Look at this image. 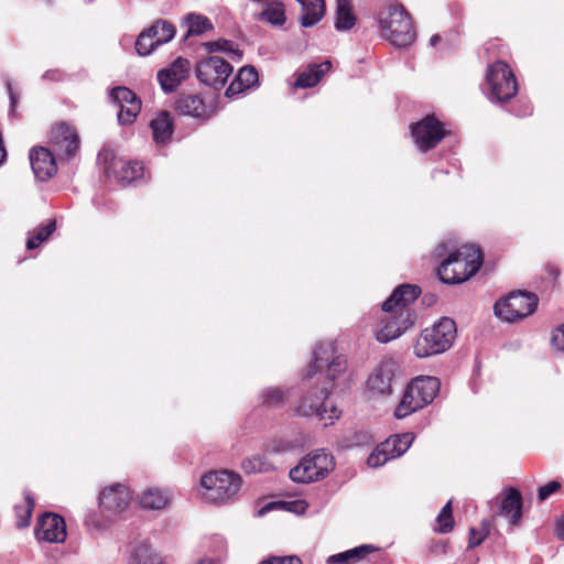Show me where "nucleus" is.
I'll return each instance as SVG.
<instances>
[{
  "mask_svg": "<svg viewBox=\"0 0 564 564\" xmlns=\"http://www.w3.org/2000/svg\"><path fill=\"white\" fill-rule=\"evenodd\" d=\"M285 402V391L278 387H270L262 392V403L268 408H280Z\"/></svg>",
  "mask_w": 564,
  "mask_h": 564,
  "instance_id": "42",
  "label": "nucleus"
},
{
  "mask_svg": "<svg viewBox=\"0 0 564 564\" xmlns=\"http://www.w3.org/2000/svg\"><path fill=\"white\" fill-rule=\"evenodd\" d=\"M382 324L376 332V338L386 344L401 336L413 324V321L410 313L404 315L403 311H393L386 319H382Z\"/></svg>",
  "mask_w": 564,
  "mask_h": 564,
  "instance_id": "19",
  "label": "nucleus"
},
{
  "mask_svg": "<svg viewBox=\"0 0 564 564\" xmlns=\"http://www.w3.org/2000/svg\"><path fill=\"white\" fill-rule=\"evenodd\" d=\"M170 500L167 492L159 488H149L142 494L140 505L147 510H162L170 503Z\"/></svg>",
  "mask_w": 564,
  "mask_h": 564,
  "instance_id": "31",
  "label": "nucleus"
},
{
  "mask_svg": "<svg viewBox=\"0 0 564 564\" xmlns=\"http://www.w3.org/2000/svg\"><path fill=\"white\" fill-rule=\"evenodd\" d=\"M550 274H553L554 278H556L558 275V272H556L554 269H551Z\"/></svg>",
  "mask_w": 564,
  "mask_h": 564,
  "instance_id": "60",
  "label": "nucleus"
},
{
  "mask_svg": "<svg viewBox=\"0 0 564 564\" xmlns=\"http://www.w3.org/2000/svg\"><path fill=\"white\" fill-rule=\"evenodd\" d=\"M152 25H158L155 32L156 34L154 37L156 48L173 40L176 34L175 25L166 20L160 19L155 21Z\"/></svg>",
  "mask_w": 564,
  "mask_h": 564,
  "instance_id": "39",
  "label": "nucleus"
},
{
  "mask_svg": "<svg viewBox=\"0 0 564 564\" xmlns=\"http://www.w3.org/2000/svg\"><path fill=\"white\" fill-rule=\"evenodd\" d=\"M335 468L334 456L324 448L306 454L289 475L294 482L310 484L326 478Z\"/></svg>",
  "mask_w": 564,
  "mask_h": 564,
  "instance_id": "7",
  "label": "nucleus"
},
{
  "mask_svg": "<svg viewBox=\"0 0 564 564\" xmlns=\"http://www.w3.org/2000/svg\"><path fill=\"white\" fill-rule=\"evenodd\" d=\"M444 249V245H441L437 249H436V252L438 256H441V250Z\"/></svg>",
  "mask_w": 564,
  "mask_h": 564,
  "instance_id": "59",
  "label": "nucleus"
},
{
  "mask_svg": "<svg viewBox=\"0 0 564 564\" xmlns=\"http://www.w3.org/2000/svg\"><path fill=\"white\" fill-rule=\"evenodd\" d=\"M109 99L119 108L118 122L122 126L134 122L141 110V100L134 91L124 86H118L110 90Z\"/></svg>",
  "mask_w": 564,
  "mask_h": 564,
  "instance_id": "13",
  "label": "nucleus"
},
{
  "mask_svg": "<svg viewBox=\"0 0 564 564\" xmlns=\"http://www.w3.org/2000/svg\"><path fill=\"white\" fill-rule=\"evenodd\" d=\"M522 496L520 491L513 487L506 489L505 496L500 502V512L509 517L513 524H517L521 517Z\"/></svg>",
  "mask_w": 564,
  "mask_h": 564,
  "instance_id": "28",
  "label": "nucleus"
},
{
  "mask_svg": "<svg viewBox=\"0 0 564 564\" xmlns=\"http://www.w3.org/2000/svg\"><path fill=\"white\" fill-rule=\"evenodd\" d=\"M414 434L411 432L394 434L388 437L383 443H389L388 455L391 459L402 456L412 445Z\"/></svg>",
  "mask_w": 564,
  "mask_h": 564,
  "instance_id": "32",
  "label": "nucleus"
},
{
  "mask_svg": "<svg viewBox=\"0 0 564 564\" xmlns=\"http://www.w3.org/2000/svg\"><path fill=\"white\" fill-rule=\"evenodd\" d=\"M562 485L557 480L549 481L538 489V500L540 502L545 501L550 496L556 494L561 489Z\"/></svg>",
  "mask_w": 564,
  "mask_h": 564,
  "instance_id": "46",
  "label": "nucleus"
},
{
  "mask_svg": "<svg viewBox=\"0 0 564 564\" xmlns=\"http://www.w3.org/2000/svg\"><path fill=\"white\" fill-rule=\"evenodd\" d=\"M487 96L491 102L505 104L518 93V82L509 65L497 61L488 66L486 73Z\"/></svg>",
  "mask_w": 564,
  "mask_h": 564,
  "instance_id": "8",
  "label": "nucleus"
},
{
  "mask_svg": "<svg viewBox=\"0 0 564 564\" xmlns=\"http://www.w3.org/2000/svg\"><path fill=\"white\" fill-rule=\"evenodd\" d=\"M261 564H302V562L297 556H272L269 560L262 562Z\"/></svg>",
  "mask_w": 564,
  "mask_h": 564,
  "instance_id": "48",
  "label": "nucleus"
},
{
  "mask_svg": "<svg viewBox=\"0 0 564 564\" xmlns=\"http://www.w3.org/2000/svg\"><path fill=\"white\" fill-rule=\"evenodd\" d=\"M551 343L556 349L564 351V324L554 329Z\"/></svg>",
  "mask_w": 564,
  "mask_h": 564,
  "instance_id": "47",
  "label": "nucleus"
},
{
  "mask_svg": "<svg viewBox=\"0 0 564 564\" xmlns=\"http://www.w3.org/2000/svg\"><path fill=\"white\" fill-rule=\"evenodd\" d=\"M377 20L381 35L397 47H408L416 41V32L409 11L400 2L382 8Z\"/></svg>",
  "mask_w": 564,
  "mask_h": 564,
  "instance_id": "3",
  "label": "nucleus"
},
{
  "mask_svg": "<svg viewBox=\"0 0 564 564\" xmlns=\"http://www.w3.org/2000/svg\"><path fill=\"white\" fill-rule=\"evenodd\" d=\"M332 67L329 61H324L321 64H311L308 67L300 73L294 82L295 88H311L314 87Z\"/></svg>",
  "mask_w": 564,
  "mask_h": 564,
  "instance_id": "26",
  "label": "nucleus"
},
{
  "mask_svg": "<svg viewBox=\"0 0 564 564\" xmlns=\"http://www.w3.org/2000/svg\"><path fill=\"white\" fill-rule=\"evenodd\" d=\"M156 29L158 25H151L144 29L137 37L135 51L140 56H148L156 50L154 42Z\"/></svg>",
  "mask_w": 564,
  "mask_h": 564,
  "instance_id": "37",
  "label": "nucleus"
},
{
  "mask_svg": "<svg viewBox=\"0 0 564 564\" xmlns=\"http://www.w3.org/2000/svg\"><path fill=\"white\" fill-rule=\"evenodd\" d=\"M346 369L347 359L343 354L337 352L334 343L318 344L314 350L312 370L308 371L305 379L310 380L319 375L325 376L327 382L302 394L295 405V413L304 417L316 416L319 421H325V426L339 419L340 411L335 405H330L328 409L325 401L333 388L330 381L340 377Z\"/></svg>",
  "mask_w": 564,
  "mask_h": 564,
  "instance_id": "1",
  "label": "nucleus"
},
{
  "mask_svg": "<svg viewBox=\"0 0 564 564\" xmlns=\"http://www.w3.org/2000/svg\"><path fill=\"white\" fill-rule=\"evenodd\" d=\"M513 113L517 117H525L532 113V106L530 102H523L520 109L514 110Z\"/></svg>",
  "mask_w": 564,
  "mask_h": 564,
  "instance_id": "52",
  "label": "nucleus"
},
{
  "mask_svg": "<svg viewBox=\"0 0 564 564\" xmlns=\"http://www.w3.org/2000/svg\"><path fill=\"white\" fill-rule=\"evenodd\" d=\"M557 536L564 540V516L556 523Z\"/></svg>",
  "mask_w": 564,
  "mask_h": 564,
  "instance_id": "55",
  "label": "nucleus"
},
{
  "mask_svg": "<svg viewBox=\"0 0 564 564\" xmlns=\"http://www.w3.org/2000/svg\"><path fill=\"white\" fill-rule=\"evenodd\" d=\"M372 544H361L347 551L333 554L327 557L326 564H356L362 561L368 554L377 551Z\"/></svg>",
  "mask_w": 564,
  "mask_h": 564,
  "instance_id": "27",
  "label": "nucleus"
},
{
  "mask_svg": "<svg viewBox=\"0 0 564 564\" xmlns=\"http://www.w3.org/2000/svg\"><path fill=\"white\" fill-rule=\"evenodd\" d=\"M242 468L247 474L268 473L273 470V465L264 455H253L243 459Z\"/></svg>",
  "mask_w": 564,
  "mask_h": 564,
  "instance_id": "38",
  "label": "nucleus"
},
{
  "mask_svg": "<svg viewBox=\"0 0 564 564\" xmlns=\"http://www.w3.org/2000/svg\"><path fill=\"white\" fill-rule=\"evenodd\" d=\"M203 555L195 564H224L227 558L226 541L220 535H213L203 541Z\"/></svg>",
  "mask_w": 564,
  "mask_h": 564,
  "instance_id": "22",
  "label": "nucleus"
},
{
  "mask_svg": "<svg viewBox=\"0 0 564 564\" xmlns=\"http://www.w3.org/2000/svg\"><path fill=\"white\" fill-rule=\"evenodd\" d=\"M184 23L187 25V31L184 35L185 40L189 36L202 35L205 32L213 30L214 28L207 17L197 13L186 14L184 18Z\"/></svg>",
  "mask_w": 564,
  "mask_h": 564,
  "instance_id": "35",
  "label": "nucleus"
},
{
  "mask_svg": "<svg viewBox=\"0 0 564 564\" xmlns=\"http://www.w3.org/2000/svg\"><path fill=\"white\" fill-rule=\"evenodd\" d=\"M397 365L392 360L379 364L368 377L367 390L371 397L389 395L392 392V381L395 377Z\"/></svg>",
  "mask_w": 564,
  "mask_h": 564,
  "instance_id": "15",
  "label": "nucleus"
},
{
  "mask_svg": "<svg viewBox=\"0 0 564 564\" xmlns=\"http://www.w3.org/2000/svg\"><path fill=\"white\" fill-rule=\"evenodd\" d=\"M438 173H440V174H447V171H443V170H435V171H433V173H432V177H433V178H436V176H437V174H438Z\"/></svg>",
  "mask_w": 564,
  "mask_h": 564,
  "instance_id": "58",
  "label": "nucleus"
},
{
  "mask_svg": "<svg viewBox=\"0 0 564 564\" xmlns=\"http://www.w3.org/2000/svg\"><path fill=\"white\" fill-rule=\"evenodd\" d=\"M489 534V524L486 520L481 522L480 531L476 528L469 529L468 549H474L482 543Z\"/></svg>",
  "mask_w": 564,
  "mask_h": 564,
  "instance_id": "45",
  "label": "nucleus"
},
{
  "mask_svg": "<svg viewBox=\"0 0 564 564\" xmlns=\"http://www.w3.org/2000/svg\"><path fill=\"white\" fill-rule=\"evenodd\" d=\"M118 183L126 186L143 178L144 166L139 161H122L113 164Z\"/></svg>",
  "mask_w": 564,
  "mask_h": 564,
  "instance_id": "25",
  "label": "nucleus"
},
{
  "mask_svg": "<svg viewBox=\"0 0 564 564\" xmlns=\"http://www.w3.org/2000/svg\"><path fill=\"white\" fill-rule=\"evenodd\" d=\"M56 229V221L48 219L46 224L37 226L33 231L28 232L26 249H36L42 242L46 241Z\"/></svg>",
  "mask_w": 564,
  "mask_h": 564,
  "instance_id": "34",
  "label": "nucleus"
},
{
  "mask_svg": "<svg viewBox=\"0 0 564 564\" xmlns=\"http://www.w3.org/2000/svg\"><path fill=\"white\" fill-rule=\"evenodd\" d=\"M441 382L436 377L420 376L411 380L394 410L397 419H404L433 402L440 392Z\"/></svg>",
  "mask_w": 564,
  "mask_h": 564,
  "instance_id": "4",
  "label": "nucleus"
},
{
  "mask_svg": "<svg viewBox=\"0 0 564 564\" xmlns=\"http://www.w3.org/2000/svg\"><path fill=\"white\" fill-rule=\"evenodd\" d=\"M538 306V296L533 293L517 291L505 300L498 301L494 311L497 317L506 322L522 319L532 314Z\"/></svg>",
  "mask_w": 564,
  "mask_h": 564,
  "instance_id": "9",
  "label": "nucleus"
},
{
  "mask_svg": "<svg viewBox=\"0 0 564 564\" xmlns=\"http://www.w3.org/2000/svg\"><path fill=\"white\" fill-rule=\"evenodd\" d=\"M299 502L297 501H292V502H286V506H289L288 508H285L286 510H290V511H295V513H299V510H293L291 508V506H295L297 505Z\"/></svg>",
  "mask_w": 564,
  "mask_h": 564,
  "instance_id": "57",
  "label": "nucleus"
},
{
  "mask_svg": "<svg viewBox=\"0 0 564 564\" xmlns=\"http://www.w3.org/2000/svg\"><path fill=\"white\" fill-rule=\"evenodd\" d=\"M457 328L454 319L442 317L432 327L421 332L414 345V354L419 358H427L448 350L456 337Z\"/></svg>",
  "mask_w": 564,
  "mask_h": 564,
  "instance_id": "5",
  "label": "nucleus"
},
{
  "mask_svg": "<svg viewBox=\"0 0 564 564\" xmlns=\"http://www.w3.org/2000/svg\"><path fill=\"white\" fill-rule=\"evenodd\" d=\"M389 443H380L373 452L367 458V465L371 468H378L383 466L388 460L391 459L388 455Z\"/></svg>",
  "mask_w": 564,
  "mask_h": 564,
  "instance_id": "43",
  "label": "nucleus"
},
{
  "mask_svg": "<svg viewBox=\"0 0 564 564\" xmlns=\"http://www.w3.org/2000/svg\"><path fill=\"white\" fill-rule=\"evenodd\" d=\"M34 508V500L28 494L25 495V505L21 507H15L17 512V527L18 528H26L30 524L32 510Z\"/></svg>",
  "mask_w": 564,
  "mask_h": 564,
  "instance_id": "44",
  "label": "nucleus"
},
{
  "mask_svg": "<svg viewBox=\"0 0 564 564\" xmlns=\"http://www.w3.org/2000/svg\"><path fill=\"white\" fill-rule=\"evenodd\" d=\"M292 448V445L290 442H284L282 440L280 441H273L270 445V451L273 453H284Z\"/></svg>",
  "mask_w": 564,
  "mask_h": 564,
  "instance_id": "50",
  "label": "nucleus"
},
{
  "mask_svg": "<svg viewBox=\"0 0 564 564\" xmlns=\"http://www.w3.org/2000/svg\"><path fill=\"white\" fill-rule=\"evenodd\" d=\"M29 159L32 171L39 181L46 182L57 173V156L48 148H32Z\"/></svg>",
  "mask_w": 564,
  "mask_h": 564,
  "instance_id": "16",
  "label": "nucleus"
},
{
  "mask_svg": "<svg viewBox=\"0 0 564 564\" xmlns=\"http://www.w3.org/2000/svg\"><path fill=\"white\" fill-rule=\"evenodd\" d=\"M437 528L436 531L442 534L449 533L454 529V517L452 510V501L449 500L440 511L436 517Z\"/></svg>",
  "mask_w": 564,
  "mask_h": 564,
  "instance_id": "41",
  "label": "nucleus"
},
{
  "mask_svg": "<svg viewBox=\"0 0 564 564\" xmlns=\"http://www.w3.org/2000/svg\"><path fill=\"white\" fill-rule=\"evenodd\" d=\"M241 482V477L232 471H209L200 478L202 500L214 505L228 503L238 495Z\"/></svg>",
  "mask_w": 564,
  "mask_h": 564,
  "instance_id": "6",
  "label": "nucleus"
},
{
  "mask_svg": "<svg viewBox=\"0 0 564 564\" xmlns=\"http://www.w3.org/2000/svg\"><path fill=\"white\" fill-rule=\"evenodd\" d=\"M335 29L337 31H348L356 24V17L352 13L351 0H336Z\"/></svg>",
  "mask_w": 564,
  "mask_h": 564,
  "instance_id": "30",
  "label": "nucleus"
},
{
  "mask_svg": "<svg viewBox=\"0 0 564 564\" xmlns=\"http://www.w3.org/2000/svg\"><path fill=\"white\" fill-rule=\"evenodd\" d=\"M278 505L286 506V502H269L259 510V516H263L265 512L272 510Z\"/></svg>",
  "mask_w": 564,
  "mask_h": 564,
  "instance_id": "54",
  "label": "nucleus"
},
{
  "mask_svg": "<svg viewBox=\"0 0 564 564\" xmlns=\"http://www.w3.org/2000/svg\"><path fill=\"white\" fill-rule=\"evenodd\" d=\"M267 7L259 13L260 21L281 26L285 23V10L282 2L268 1Z\"/></svg>",
  "mask_w": 564,
  "mask_h": 564,
  "instance_id": "36",
  "label": "nucleus"
},
{
  "mask_svg": "<svg viewBox=\"0 0 564 564\" xmlns=\"http://www.w3.org/2000/svg\"><path fill=\"white\" fill-rule=\"evenodd\" d=\"M441 41V36L438 34H434L430 39V45L435 46Z\"/></svg>",
  "mask_w": 564,
  "mask_h": 564,
  "instance_id": "56",
  "label": "nucleus"
},
{
  "mask_svg": "<svg viewBox=\"0 0 564 564\" xmlns=\"http://www.w3.org/2000/svg\"><path fill=\"white\" fill-rule=\"evenodd\" d=\"M51 151L61 160H72L78 152L80 147L79 135L75 128L61 122L52 127L48 138Z\"/></svg>",
  "mask_w": 564,
  "mask_h": 564,
  "instance_id": "12",
  "label": "nucleus"
},
{
  "mask_svg": "<svg viewBox=\"0 0 564 564\" xmlns=\"http://www.w3.org/2000/svg\"><path fill=\"white\" fill-rule=\"evenodd\" d=\"M232 72V65L218 56L203 58L195 67V74L199 83L215 91L225 87Z\"/></svg>",
  "mask_w": 564,
  "mask_h": 564,
  "instance_id": "10",
  "label": "nucleus"
},
{
  "mask_svg": "<svg viewBox=\"0 0 564 564\" xmlns=\"http://www.w3.org/2000/svg\"><path fill=\"white\" fill-rule=\"evenodd\" d=\"M7 90H8V95H9V99H10V110H9V115L10 116H13L14 111H15V107L19 102V96L18 94L13 90L12 88V85L7 82Z\"/></svg>",
  "mask_w": 564,
  "mask_h": 564,
  "instance_id": "49",
  "label": "nucleus"
},
{
  "mask_svg": "<svg viewBox=\"0 0 564 564\" xmlns=\"http://www.w3.org/2000/svg\"><path fill=\"white\" fill-rule=\"evenodd\" d=\"M436 301H437V296L433 293H425L422 297V302L427 306L435 304Z\"/></svg>",
  "mask_w": 564,
  "mask_h": 564,
  "instance_id": "53",
  "label": "nucleus"
},
{
  "mask_svg": "<svg viewBox=\"0 0 564 564\" xmlns=\"http://www.w3.org/2000/svg\"><path fill=\"white\" fill-rule=\"evenodd\" d=\"M130 502L128 488L121 484H115L105 488L99 495V507L104 511L119 514L126 510Z\"/></svg>",
  "mask_w": 564,
  "mask_h": 564,
  "instance_id": "20",
  "label": "nucleus"
},
{
  "mask_svg": "<svg viewBox=\"0 0 564 564\" xmlns=\"http://www.w3.org/2000/svg\"><path fill=\"white\" fill-rule=\"evenodd\" d=\"M129 564H166L162 556L147 543L137 545Z\"/></svg>",
  "mask_w": 564,
  "mask_h": 564,
  "instance_id": "33",
  "label": "nucleus"
},
{
  "mask_svg": "<svg viewBox=\"0 0 564 564\" xmlns=\"http://www.w3.org/2000/svg\"><path fill=\"white\" fill-rule=\"evenodd\" d=\"M444 123L434 115H427L411 124V135L417 150L425 153L434 149L445 137Z\"/></svg>",
  "mask_w": 564,
  "mask_h": 564,
  "instance_id": "11",
  "label": "nucleus"
},
{
  "mask_svg": "<svg viewBox=\"0 0 564 564\" xmlns=\"http://www.w3.org/2000/svg\"><path fill=\"white\" fill-rule=\"evenodd\" d=\"M204 47L208 53L215 52H227L237 56V59L240 61L242 58V52L235 47L232 41L219 39L217 41H210L204 43Z\"/></svg>",
  "mask_w": 564,
  "mask_h": 564,
  "instance_id": "40",
  "label": "nucleus"
},
{
  "mask_svg": "<svg viewBox=\"0 0 564 564\" xmlns=\"http://www.w3.org/2000/svg\"><path fill=\"white\" fill-rule=\"evenodd\" d=\"M153 140L156 143L165 144L171 140L173 133V120L167 111L160 112L151 120Z\"/></svg>",
  "mask_w": 564,
  "mask_h": 564,
  "instance_id": "29",
  "label": "nucleus"
},
{
  "mask_svg": "<svg viewBox=\"0 0 564 564\" xmlns=\"http://www.w3.org/2000/svg\"><path fill=\"white\" fill-rule=\"evenodd\" d=\"M421 293V288L416 284H401L397 286L391 295L382 303V311L386 313L403 311L404 315H406V313H410L406 306L413 303Z\"/></svg>",
  "mask_w": 564,
  "mask_h": 564,
  "instance_id": "18",
  "label": "nucleus"
},
{
  "mask_svg": "<svg viewBox=\"0 0 564 564\" xmlns=\"http://www.w3.org/2000/svg\"><path fill=\"white\" fill-rule=\"evenodd\" d=\"M301 7L300 23L303 28H312L325 15L326 7L324 0H296Z\"/></svg>",
  "mask_w": 564,
  "mask_h": 564,
  "instance_id": "24",
  "label": "nucleus"
},
{
  "mask_svg": "<svg viewBox=\"0 0 564 564\" xmlns=\"http://www.w3.org/2000/svg\"><path fill=\"white\" fill-rule=\"evenodd\" d=\"M482 264L479 247L463 246L447 254L441 262L437 274L444 284H460L474 276Z\"/></svg>",
  "mask_w": 564,
  "mask_h": 564,
  "instance_id": "2",
  "label": "nucleus"
},
{
  "mask_svg": "<svg viewBox=\"0 0 564 564\" xmlns=\"http://www.w3.org/2000/svg\"><path fill=\"white\" fill-rule=\"evenodd\" d=\"M191 63L187 58L177 57L170 66L159 70L158 80L166 94L177 89L181 83L188 78Z\"/></svg>",
  "mask_w": 564,
  "mask_h": 564,
  "instance_id": "17",
  "label": "nucleus"
},
{
  "mask_svg": "<svg viewBox=\"0 0 564 564\" xmlns=\"http://www.w3.org/2000/svg\"><path fill=\"white\" fill-rule=\"evenodd\" d=\"M65 78V73L61 69H50L43 74V79L52 82H61Z\"/></svg>",
  "mask_w": 564,
  "mask_h": 564,
  "instance_id": "51",
  "label": "nucleus"
},
{
  "mask_svg": "<svg viewBox=\"0 0 564 564\" xmlns=\"http://www.w3.org/2000/svg\"><path fill=\"white\" fill-rule=\"evenodd\" d=\"M259 75L253 66L241 67L225 91L228 98L235 97L245 90L258 85Z\"/></svg>",
  "mask_w": 564,
  "mask_h": 564,
  "instance_id": "23",
  "label": "nucleus"
},
{
  "mask_svg": "<svg viewBox=\"0 0 564 564\" xmlns=\"http://www.w3.org/2000/svg\"><path fill=\"white\" fill-rule=\"evenodd\" d=\"M175 109L180 115L189 116L199 121H206L212 116L199 95L181 93L175 99Z\"/></svg>",
  "mask_w": 564,
  "mask_h": 564,
  "instance_id": "21",
  "label": "nucleus"
},
{
  "mask_svg": "<svg viewBox=\"0 0 564 564\" xmlns=\"http://www.w3.org/2000/svg\"><path fill=\"white\" fill-rule=\"evenodd\" d=\"M39 541L61 543L66 539V523L63 517L52 512L43 513L34 529Z\"/></svg>",
  "mask_w": 564,
  "mask_h": 564,
  "instance_id": "14",
  "label": "nucleus"
}]
</instances>
